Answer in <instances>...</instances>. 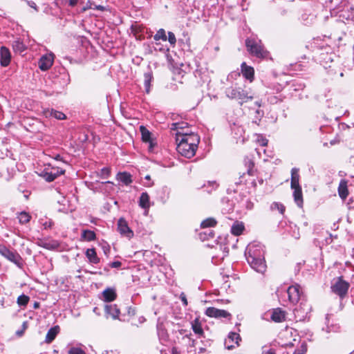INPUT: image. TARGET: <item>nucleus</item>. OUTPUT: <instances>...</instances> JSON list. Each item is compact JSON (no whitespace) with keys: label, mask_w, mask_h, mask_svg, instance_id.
Segmentation results:
<instances>
[{"label":"nucleus","mask_w":354,"mask_h":354,"mask_svg":"<svg viewBox=\"0 0 354 354\" xmlns=\"http://www.w3.org/2000/svg\"><path fill=\"white\" fill-rule=\"evenodd\" d=\"M183 133L181 138H176L178 152L187 158L193 157L198 149L200 137L196 133Z\"/></svg>","instance_id":"f257e3e1"},{"label":"nucleus","mask_w":354,"mask_h":354,"mask_svg":"<svg viewBox=\"0 0 354 354\" xmlns=\"http://www.w3.org/2000/svg\"><path fill=\"white\" fill-rule=\"evenodd\" d=\"M247 261L250 266L258 272L263 273L266 270V263L264 259L261 254V252L257 249H252V247L248 248V255Z\"/></svg>","instance_id":"f03ea898"},{"label":"nucleus","mask_w":354,"mask_h":354,"mask_svg":"<svg viewBox=\"0 0 354 354\" xmlns=\"http://www.w3.org/2000/svg\"><path fill=\"white\" fill-rule=\"evenodd\" d=\"M225 94L230 99L239 100L241 104L253 98L252 95H249L248 91L244 90L241 87L227 88L225 91Z\"/></svg>","instance_id":"7ed1b4c3"},{"label":"nucleus","mask_w":354,"mask_h":354,"mask_svg":"<svg viewBox=\"0 0 354 354\" xmlns=\"http://www.w3.org/2000/svg\"><path fill=\"white\" fill-rule=\"evenodd\" d=\"M245 45L250 54L257 57L263 58L268 55V52L264 49L263 46L254 39H247L245 40Z\"/></svg>","instance_id":"20e7f679"},{"label":"nucleus","mask_w":354,"mask_h":354,"mask_svg":"<svg viewBox=\"0 0 354 354\" xmlns=\"http://www.w3.org/2000/svg\"><path fill=\"white\" fill-rule=\"evenodd\" d=\"M331 288L333 292L343 297L347 293L349 283L339 277Z\"/></svg>","instance_id":"39448f33"},{"label":"nucleus","mask_w":354,"mask_h":354,"mask_svg":"<svg viewBox=\"0 0 354 354\" xmlns=\"http://www.w3.org/2000/svg\"><path fill=\"white\" fill-rule=\"evenodd\" d=\"M54 57L53 53L43 55L39 60V68L44 71L48 70L53 64Z\"/></svg>","instance_id":"423d86ee"},{"label":"nucleus","mask_w":354,"mask_h":354,"mask_svg":"<svg viewBox=\"0 0 354 354\" xmlns=\"http://www.w3.org/2000/svg\"><path fill=\"white\" fill-rule=\"evenodd\" d=\"M171 131H176V138L179 137L181 138L183 136L182 132L185 133H192V132H189L188 130V124L187 122H174L171 124Z\"/></svg>","instance_id":"0eeeda50"},{"label":"nucleus","mask_w":354,"mask_h":354,"mask_svg":"<svg viewBox=\"0 0 354 354\" xmlns=\"http://www.w3.org/2000/svg\"><path fill=\"white\" fill-rule=\"evenodd\" d=\"M140 131L141 132L142 141L149 144V151H152L156 145V142L154 140L151 138L150 131L144 126L140 127Z\"/></svg>","instance_id":"6e6552de"},{"label":"nucleus","mask_w":354,"mask_h":354,"mask_svg":"<svg viewBox=\"0 0 354 354\" xmlns=\"http://www.w3.org/2000/svg\"><path fill=\"white\" fill-rule=\"evenodd\" d=\"M118 229L119 232L128 239H131L133 236V231L129 227L127 221L121 218L118 222Z\"/></svg>","instance_id":"1a4fd4ad"},{"label":"nucleus","mask_w":354,"mask_h":354,"mask_svg":"<svg viewBox=\"0 0 354 354\" xmlns=\"http://www.w3.org/2000/svg\"><path fill=\"white\" fill-rule=\"evenodd\" d=\"M205 315L209 317L215 318L228 317L230 316V314L227 311L214 307L207 308L205 310Z\"/></svg>","instance_id":"9d476101"},{"label":"nucleus","mask_w":354,"mask_h":354,"mask_svg":"<svg viewBox=\"0 0 354 354\" xmlns=\"http://www.w3.org/2000/svg\"><path fill=\"white\" fill-rule=\"evenodd\" d=\"M288 295V299L292 304L297 303L300 296V286L298 284L291 286L287 290Z\"/></svg>","instance_id":"9b49d317"},{"label":"nucleus","mask_w":354,"mask_h":354,"mask_svg":"<svg viewBox=\"0 0 354 354\" xmlns=\"http://www.w3.org/2000/svg\"><path fill=\"white\" fill-rule=\"evenodd\" d=\"M0 254L15 263H17L19 258V254L10 250L3 245H0Z\"/></svg>","instance_id":"f8f14e48"},{"label":"nucleus","mask_w":354,"mask_h":354,"mask_svg":"<svg viewBox=\"0 0 354 354\" xmlns=\"http://www.w3.org/2000/svg\"><path fill=\"white\" fill-rule=\"evenodd\" d=\"M38 245L49 250H54L59 247V241L53 239H42L38 241Z\"/></svg>","instance_id":"ddd939ff"},{"label":"nucleus","mask_w":354,"mask_h":354,"mask_svg":"<svg viewBox=\"0 0 354 354\" xmlns=\"http://www.w3.org/2000/svg\"><path fill=\"white\" fill-rule=\"evenodd\" d=\"M241 340L240 336L236 333H230L227 339H225V344L227 349L230 350L235 347V345H239V341Z\"/></svg>","instance_id":"4468645a"},{"label":"nucleus","mask_w":354,"mask_h":354,"mask_svg":"<svg viewBox=\"0 0 354 354\" xmlns=\"http://www.w3.org/2000/svg\"><path fill=\"white\" fill-rule=\"evenodd\" d=\"M56 170V173H53V171H44L41 174V176H42L47 182H52L57 176L64 174V170L62 169L57 167Z\"/></svg>","instance_id":"2eb2a0df"},{"label":"nucleus","mask_w":354,"mask_h":354,"mask_svg":"<svg viewBox=\"0 0 354 354\" xmlns=\"http://www.w3.org/2000/svg\"><path fill=\"white\" fill-rule=\"evenodd\" d=\"M241 73L243 77L250 82L254 80V70L253 67L248 66L245 62H243L241 66Z\"/></svg>","instance_id":"dca6fc26"},{"label":"nucleus","mask_w":354,"mask_h":354,"mask_svg":"<svg viewBox=\"0 0 354 354\" xmlns=\"http://www.w3.org/2000/svg\"><path fill=\"white\" fill-rule=\"evenodd\" d=\"M1 64L2 66H7L10 62V53L9 50L2 46L0 50Z\"/></svg>","instance_id":"f3484780"},{"label":"nucleus","mask_w":354,"mask_h":354,"mask_svg":"<svg viewBox=\"0 0 354 354\" xmlns=\"http://www.w3.org/2000/svg\"><path fill=\"white\" fill-rule=\"evenodd\" d=\"M292 189H294L293 196L295 202L299 207H301L303 206V196L301 187L297 186Z\"/></svg>","instance_id":"a211bd4d"},{"label":"nucleus","mask_w":354,"mask_h":354,"mask_svg":"<svg viewBox=\"0 0 354 354\" xmlns=\"http://www.w3.org/2000/svg\"><path fill=\"white\" fill-rule=\"evenodd\" d=\"M105 310L113 319H115L119 317L120 310L115 304L106 305L105 306Z\"/></svg>","instance_id":"6ab92c4d"},{"label":"nucleus","mask_w":354,"mask_h":354,"mask_svg":"<svg viewBox=\"0 0 354 354\" xmlns=\"http://www.w3.org/2000/svg\"><path fill=\"white\" fill-rule=\"evenodd\" d=\"M192 328L194 333L199 337H203L204 331L202 328V324L198 318L195 319L191 323Z\"/></svg>","instance_id":"aec40b11"},{"label":"nucleus","mask_w":354,"mask_h":354,"mask_svg":"<svg viewBox=\"0 0 354 354\" xmlns=\"http://www.w3.org/2000/svg\"><path fill=\"white\" fill-rule=\"evenodd\" d=\"M59 332V327L58 326H55L49 329L48 331L46 336V343H50L52 342L55 338L56 337L57 335Z\"/></svg>","instance_id":"412c9836"},{"label":"nucleus","mask_w":354,"mask_h":354,"mask_svg":"<svg viewBox=\"0 0 354 354\" xmlns=\"http://www.w3.org/2000/svg\"><path fill=\"white\" fill-rule=\"evenodd\" d=\"M338 194L341 198L346 199L348 196V191L347 188V183L346 180H341L338 187Z\"/></svg>","instance_id":"4be33fe9"},{"label":"nucleus","mask_w":354,"mask_h":354,"mask_svg":"<svg viewBox=\"0 0 354 354\" xmlns=\"http://www.w3.org/2000/svg\"><path fill=\"white\" fill-rule=\"evenodd\" d=\"M285 312L279 308L275 309L271 315V319L275 322H281L285 319Z\"/></svg>","instance_id":"5701e85b"},{"label":"nucleus","mask_w":354,"mask_h":354,"mask_svg":"<svg viewBox=\"0 0 354 354\" xmlns=\"http://www.w3.org/2000/svg\"><path fill=\"white\" fill-rule=\"evenodd\" d=\"M86 256L88 261L94 264H97L100 262V259L97 256V253L94 248L87 249L86 251Z\"/></svg>","instance_id":"b1692460"},{"label":"nucleus","mask_w":354,"mask_h":354,"mask_svg":"<svg viewBox=\"0 0 354 354\" xmlns=\"http://www.w3.org/2000/svg\"><path fill=\"white\" fill-rule=\"evenodd\" d=\"M139 205L145 209H147L150 207L149 196L147 192H143L139 199Z\"/></svg>","instance_id":"393cba45"},{"label":"nucleus","mask_w":354,"mask_h":354,"mask_svg":"<svg viewBox=\"0 0 354 354\" xmlns=\"http://www.w3.org/2000/svg\"><path fill=\"white\" fill-rule=\"evenodd\" d=\"M299 169L293 168L291 170V188H294L297 186H300L299 183Z\"/></svg>","instance_id":"a878e982"},{"label":"nucleus","mask_w":354,"mask_h":354,"mask_svg":"<svg viewBox=\"0 0 354 354\" xmlns=\"http://www.w3.org/2000/svg\"><path fill=\"white\" fill-rule=\"evenodd\" d=\"M244 225L242 222H235L231 228V232L235 236H239L244 230Z\"/></svg>","instance_id":"bb28decb"},{"label":"nucleus","mask_w":354,"mask_h":354,"mask_svg":"<svg viewBox=\"0 0 354 354\" xmlns=\"http://www.w3.org/2000/svg\"><path fill=\"white\" fill-rule=\"evenodd\" d=\"M45 115L46 117H53L57 120H64L66 118V115L62 112L55 111L53 109L51 110H47L45 112Z\"/></svg>","instance_id":"cd10ccee"},{"label":"nucleus","mask_w":354,"mask_h":354,"mask_svg":"<svg viewBox=\"0 0 354 354\" xmlns=\"http://www.w3.org/2000/svg\"><path fill=\"white\" fill-rule=\"evenodd\" d=\"M102 294L104 301L107 302L113 301L116 297L115 292L114 291V290L111 288H107L104 290Z\"/></svg>","instance_id":"c85d7f7f"},{"label":"nucleus","mask_w":354,"mask_h":354,"mask_svg":"<svg viewBox=\"0 0 354 354\" xmlns=\"http://www.w3.org/2000/svg\"><path fill=\"white\" fill-rule=\"evenodd\" d=\"M153 80V74L151 71L145 73L144 74V84L145 87V91L147 93L150 92V83Z\"/></svg>","instance_id":"c756f323"},{"label":"nucleus","mask_w":354,"mask_h":354,"mask_svg":"<svg viewBox=\"0 0 354 354\" xmlns=\"http://www.w3.org/2000/svg\"><path fill=\"white\" fill-rule=\"evenodd\" d=\"M117 179L127 185L132 182L131 176L127 172L118 173Z\"/></svg>","instance_id":"7c9ffc66"},{"label":"nucleus","mask_w":354,"mask_h":354,"mask_svg":"<svg viewBox=\"0 0 354 354\" xmlns=\"http://www.w3.org/2000/svg\"><path fill=\"white\" fill-rule=\"evenodd\" d=\"M82 238L87 241H91L95 239L96 236L93 231L84 230L82 233Z\"/></svg>","instance_id":"2f4dec72"},{"label":"nucleus","mask_w":354,"mask_h":354,"mask_svg":"<svg viewBox=\"0 0 354 354\" xmlns=\"http://www.w3.org/2000/svg\"><path fill=\"white\" fill-rule=\"evenodd\" d=\"M244 163H245V167H247V173L250 176H253L254 175L253 167L254 165L253 160L251 158H249L248 157H247L244 159Z\"/></svg>","instance_id":"473e14b6"},{"label":"nucleus","mask_w":354,"mask_h":354,"mask_svg":"<svg viewBox=\"0 0 354 354\" xmlns=\"http://www.w3.org/2000/svg\"><path fill=\"white\" fill-rule=\"evenodd\" d=\"M17 218L21 224H26L30 221L31 216L26 212H21L19 214Z\"/></svg>","instance_id":"72a5a7b5"},{"label":"nucleus","mask_w":354,"mask_h":354,"mask_svg":"<svg viewBox=\"0 0 354 354\" xmlns=\"http://www.w3.org/2000/svg\"><path fill=\"white\" fill-rule=\"evenodd\" d=\"M153 39L156 41H158L160 39H162L163 41H166L167 40V36H166L165 30L163 28L159 29L157 31V32L156 33V35L153 36Z\"/></svg>","instance_id":"f704fd0d"},{"label":"nucleus","mask_w":354,"mask_h":354,"mask_svg":"<svg viewBox=\"0 0 354 354\" xmlns=\"http://www.w3.org/2000/svg\"><path fill=\"white\" fill-rule=\"evenodd\" d=\"M216 224V221L214 218H208L205 220H204L202 223H201V227L205 228V227H214L215 226Z\"/></svg>","instance_id":"c9c22d12"},{"label":"nucleus","mask_w":354,"mask_h":354,"mask_svg":"<svg viewBox=\"0 0 354 354\" xmlns=\"http://www.w3.org/2000/svg\"><path fill=\"white\" fill-rule=\"evenodd\" d=\"M29 301V297L25 295H21L17 298V304L19 306H26Z\"/></svg>","instance_id":"e433bc0d"},{"label":"nucleus","mask_w":354,"mask_h":354,"mask_svg":"<svg viewBox=\"0 0 354 354\" xmlns=\"http://www.w3.org/2000/svg\"><path fill=\"white\" fill-rule=\"evenodd\" d=\"M307 351V346L305 343L301 344V346L297 348L293 354H305Z\"/></svg>","instance_id":"4c0bfd02"},{"label":"nucleus","mask_w":354,"mask_h":354,"mask_svg":"<svg viewBox=\"0 0 354 354\" xmlns=\"http://www.w3.org/2000/svg\"><path fill=\"white\" fill-rule=\"evenodd\" d=\"M68 354H85V353L80 348L73 347L69 350Z\"/></svg>","instance_id":"58836bf2"},{"label":"nucleus","mask_w":354,"mask_h":354,"mask_svg":"<svg viewBox=\"0 0 354 354\" xmlns=\"http://www.w3.org/2000/svg\"><path fill=\"white\" fill-rule=\"evenodd\" d=\"M168 41L172 46H174L176 44V36L172 32H168Z\"/></svg>","instance_id":"ea45409f"},{"label":"nucleus","mask_w":354,"mask_h":354,"mask_svg":"<svg viewBox=\"0 0 354 354\" xmlns=\"http://www.w3.org/2000/svg\"><path fill=\"white\" fill-rule=\"evenodd\" d=\"M13 47L15 49H16L20 52L24 51V48H25L24 44L19 41H15V44L13 45Z\"/></svg>","instance_id":"a19ab883"},{"label":"nucleus","mask_w":354,"mask_h":354,"mask_svg":"<svg viewBox=\"0 0 354 354\" xmlns=\"http://www.w3.org/2000/svg\"><path fill=\"white\" fill-rule=\"evenodd\" d=\"M272 207V208H277L281 214H283L285 211V207L283 205L277 203H274Z\"/></svg>","instance_id":"79ce46f5"},{"label":"nucleus","mask_w":354,"mask_h":354,"mask_svg":"<svg viewBox=\"0 0 354 354\" xmlns=\"http://www.w3.org/2000/svg\"><path fill=\"white\" fill-rule=\"evenodd\" d=\"M121 265H122L121 262H120V261H117L112 262V263L110 264V266H111V268H120V267L121 266Z\"/></svg>","instance_id":"37998d69"},{"label":"nucleus","mask_w":354,"mask_h":354,"mask_svg":"<svg viewBox=\"0 0 354 354\" xmlns=\"http://www.w3.org/2000/svg\"><path fill=\"white\" fill-rule=\"evenodd\" d=\"M180 298L181 299V301H183V304L185 306H187V298H186V296L184 293H182L180 296Z\"/></svg>","instance_id":"c03bdc74"},{"label":"nucleus","mask_w":354,"mask_h":354,"mask_svg":"<svg viewBox=\"0 0 354 354\" xmlns=\"http://www.w3.org/2000/svg\"><path fill=\"white\" fill-rule=\"evenodd\" d=\"M42 225L45 229L50 228L52 226V222L50 221H46Z\"/></svg>","instance_id":"a18cd8bd"},{"label":"nucleus","mask_w":354,"mask_h":354,"mask_svg":"<svg viewBox=\"0 0 354 354\" xmlns=\"http://www.w3.org/2000/svg\"><path fill=\"white\" fill-rule=\"evenodd\" d=\"M102 174L109 176L110 174V169L109 168H103L102 169Z\"/></svg>","instance_id":"49530a36"},{"label":"nucleus","mask_w":354,"mask_h":354,"mask_svg":"<svg viewBox=\"0 0 354 354\" xmlns=\"http://www.w3.org/2000/svg\"><path fill=\"white\" fill-rule=\"evenodd\" d=\"M93 9H95V10H101V11H104L105 10V8L102 6H96L95 5Z\"/></svg>","instance_id":"de8ad7c7"},{"label":"nucleus","mask_w":354,"mask_h":354,"mask_svg":"<svg viewBox=\"0 0 354 354\" xmlns=\"http://www.w3.org/2000/svg\"><path fill=\"white\" fill-rule=\"evenodd\" d=\"M78 2V0H69V5L71 6H75Z\"/></svg>","instance_id":"09e8293b"},{"label":"nucleus","mask_w":354,"mask_h":354,"mask_svg":"<svg viewBox=\"0 0 354 354\" xmlns=\"http://www.w3.org/2000/svg\"><path fill=\"white\" fill-rule=\"evenodd\" d=\"M259 142L262 146H266L268 144V140L265 138L262 139L261 140H259Z\"/></svg>","instance_id":"8fccbe9b"},{"label":"nucleus","mask_w":354,"mask_h":354,"mask_svg":"<svg viewBox=\"0 0 354 354\" xmlns=\"http://www.w3.org/2000/svg\"><path fill=\"white\" fill-rule=\"evenodd\" d=\"M171 354H180V353L176 347H173L171 349Z\"/></svg>","instance_id":"3c124183"},{"label":"nucleus","mask_w":354,"mask_h":354,"mask_svg":"<svg viewBox=\"0 0 354 354\" xmlns=\"http://www.w3.org/2000/svg\"><path fill=\"white\" fill-rule=\"evenodd\" d=\"M103 354H120L116 351H106L104 353H103Z\"/></svg>","instance_id":"603ef678"},{"label":"nucleus","mask_w":354,"mask_h":354,"mask_svg":"<svg viewBox=\"0 0 354 354\" xmlns=\"http://www.w3.org/2000/svg\"><path fill=\"white\" fill-rule=\"evenodd\" d=\"M205 349L204 348H200L198 354H203L205 353Z\"/></svg>","instance_id":"864d4df0"},{"label":"nucleus","mask_w":354,"mask_h":354,"mask_svg":"<svg viewBox=\"0 0 354 354\" xmlns=\"http://www.w3.org/2000/svg\"><path fill=\"white\" fill-rule=\"evenodd\" d=\"M267 354H275V353L274 352V351L272 349H270L268 352H267Z\"/></svg>","instance_id":"5fc2aeb1"},{"label":"nucleus","mask_w":354,"mask_h":354,"mask_svg":"<svg viewBox=\"0 0 354 354\" xmlns=\"http://www.w3.org/2000/svg\"><path fill=\"white\" fill-rule=\"evenodd\" d=\"M136 28H137V25H136V26L132 25L131 26V29H132L133 31H136Z\"/></svg>","instance_id":"6e6d98bb"},{"label":"nucleus","mask_w":354,"mask_h":354,"mask_svg":"<svg viewBox=\"0 0 354 354\" xmlns=\"http://www.w3.org/2000/svg\"><path fill=\"white\" fill-rule=\"evenodd\" d=\"M196 341L194 339H192V346H195Z\"/></svg>","instance_id":"4d7b16f0"},{"label":"nucleus","mask_w":354,"mask_h":354,"mask_svg":"<svg viewBox=\"0 0 354 354\" xmlns=\"http://www.w3.org/2000/svg\"><path fill=\"white\" fill-rule=\"evenodd\" d=\"M88 3L90 4V6L87 5V8H93V7H92L93 3L91 2H88Z\"/></svg>","instance_id":"13d9d810"},{"label":"nucleus","mask_w":354,"mask_h":354,"mask_svg":"<svg viewBox=\"0 0 354 354\" xmlns=\"http://www.w3.org/2000/svg\"><path fill=\"white\" fill-rule=\"evenodd\" d=\"M57 168V167H56V168L55 167H53L50 171H53V173H56V171H57L56 169Z\"/></svg>","instance_id":"bf43d9fd"},{"label":"nucleus","mask_w":354,"mask_h":354,"mask_svg":"<svg viewBox=\"0 0 354 354\" xmlns=\"http://www.w3.org/2000/svg\"><path fill=\"white\" fill-rule=\"evenodd\" d=\"M185 332V330H183V329L179 330V333L181 335L184 334Z\"/></svg>","instance_id":"052dcab7"},{"label":"nucleus","mask_w":354,"mask_h":354,"mask_svg":"<svg viewBox=\"0 0 354 354\" xmlns=\"http://www.w3.org/2000/svg\"><path fill=\"white\" fill-rule=\"evenodd\" d=\"M30 6L32 8H35V3L34 2H32L31 4H30Z\"/></svg>","instance_id":"680f3d73"},{"label":"nucleus","mask_w":354,"mask_h":354,"mask_svg":"<svg viewBox=\"0 0 354 354\" xmlns=\"http://www.w3.org/2000/svg\"><path fill=\"white\" fill-rule=\"evenodd\" d=\"M191 335H192L191 333H189V334H187V335H185V337L190 339V336H191Z\"/></svg>","instance_id":"e2e57ef3"},{"label":"nucleus","mask_w":354,"mask_h":354,"mask_svg":"<svg viewBox=\"0 0 354 354\" xmlns=\"http://www.w3.org/2000/svg\"><path fill=\"white\" fill-rule=\"evenodd\" d=\"M145 179L149 180H150V176H149V175L146 176Z\"/></svg>","instance_id":"0e129e2a"},{"label":"nucleus","mask_w":354,"mask_h":354,"mask_svg":"<svg viewBox=\"0 0 354 354\" xmlns=\"http://www.w3.org/2000/svg\"><path fill=\"white\" fill-rule=\"evenodd\" d=\"M256 104H257V106H261V104H260L259 102H256Z\"/></svg>","instance_id":"69168bd1"},{"label":"nucleus","mask_w":354,"mask_h":354,"mask_svg":"<svg viewBox=\"0 0 354 354\" xmlns=\"http://www.w3.org/2000/svg\"><path fill=\"white\" fill-rule=\"evenodd\" d=\"M59 156H57L56 159H59Z\"/></svg>","instance_id":"338daca9"}]
</instances>
